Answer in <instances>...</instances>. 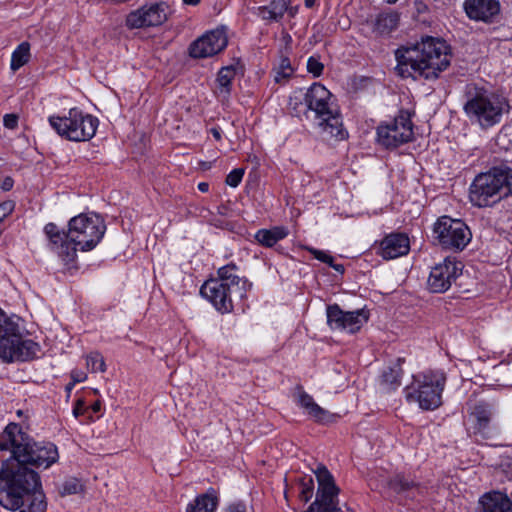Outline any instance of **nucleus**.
<instances>
[{
    "label": "nucleus",
    "mask_w": 512,
    "mask_h": 512,
    "mask_svg": "<svg viewBox=\"0 0 512 512\" xmlns=\"http://www.w3.org/2000/svg\"><path fill=\"white\" fill-rule=\"evenodd\" d=\"M4 437L14 444L13 456L0 470V505L19 512H45L40 477L28 466L47 469L58 461L53 443L34 442L17 423L6 426Z\"/></svg>",
    "instance_id": "nucleus-1"
},
{
    "label": "nucleus",
    "mask_w": 512,
    "mask_h": 512,
    "mask_svg": "<svg viewBox=\"0 0 512 512\" xmlns=\"http://www.w3.org/2000/svg\"><path fill=\"white\" fill-rule=\"evenodd\" d=\"M397 74L403 78L422 77L435 80L448 68L451 61L449 45L444 40L427 36L410 47L396 50Z\"/></svg>",
    "instance_id": "nucleus-2"
},
{
    "label": "nucleus",
    "mask_w": 512,
    "mask_h": 512,
    "mask_svg": "<svg viewBox=\"0 0 512 512\" xmlns=\"http://www.w3.org/2000/svg\"><path fill=\"white\" fill-rule=\"evenodd\" d=\"M305 107L314 113V120L326 139L344 140L348 136L332 94L320 83H314L304 94Z\"/></svg>",
    "instance_id": "nucleus-3"
},
{
    "label": "nucleus",
    "mask_w": 512,
    "mask_h": 512,
    "mask_svg": "<svg viewBox=\"0 0 512 512\" xmlns=\"http://www.w3.org/2000/svg\"><path fill=\"white\" fill-rule=\"evenodd\" d=\"M512 196V168L506 163L478 174L470 186L469 198L477 207H488Z\"/></svg>",
    "instance_id": "nucleus-4"
},
{
    "label": "nucleus",
    "mask_w": 512,
    "mask_h": 512,
    "mask_svg": "<svg viewBox=\"0 0 512 512\" xmlns=\"http://www.w3.org/2000/svg\"><path fill=\"white\" fill-rule=\"evenodd\" d=\"M507 108L503 97L484 88L470 90L463 107L469 120L484 130L499 124Z\"/></svg>",
    "instance_id": "nucleus-5"
},
{
    "label": "nucleus",
    "mask_w": 512,
    "mask_h": 512,
    "mask_svg": "<svg viewBox=\"0 0 512 512\" xmlns=\"http://www.w3.org/2000/svg\"><path fill=\"white\" fill-rule=\"evenodd\" d=\"M37 343L24 340L19 326L0 309V358L6 362L26 361L36 356Z\"/></svg>",
    "instance_id": "nucleus-6"
},
{
    "label": "nucleus",
    "mask_w": 512,
    "mask_h": 512,
    "mask_svg": "<svg viewBox=\"0 0 512 512\" xmlns=\"http://www.w3.org/2000/svg\"><path fill=\"white\" fill-rule=\"evenodd\" d=\"M445 384L446 376L441 371L414 376L413 383L406 388V399L410 403H418L423 410L437 409L442 404Z\"/></svg>",
    "instance_id": "nucleus-7"
},
{
    "label": "nucleus",
    "mask_w": 512,
    "mask_h": 512,
    "mask_svg": "<svg viewBox=\"0 0 512 512\" xmlns=\"http://www.w3.org/2000/svg\"><path fill=\"white\" fill-rule=\"evenodd\" d=\"M106 231L104 220L97 214H80L69 221L67 239L75 252L90 251L97 246Z\"/></svg>",
    "instance_id": "nucleus-8"
},
{
    "label": "nucleus",
    "mask_w": 512,
    "mask_h": 512,
    "mask_svg": "<svg viewBox=\"0 0 512 512\" xmlns=\"http://www.w3.org/2000/svg\"><path fill=\"white\" fill-rule=\"evenodd\" d=\"M49 123L62 137L70 141H87L96 133L99 121L90 114H84L77 108H72L68 116H50Z\"/></svg>",
    "instance_id": "nucleus-9"
},
{
    "label": "nucleus",
    "mask_w": 512,
    "mask_h": 512,
    "mask_svg": "<svg viewBox=\"0 0 512 512\" xmlns=\"http://www.w3.org/2000/svg\"><path fill=\"white\" fill-rule=\"evenodd\" d=\"M434 238L446 249L463 250L471 240L468 226L459 219L449 216L440 217L434 224Z\"/></svg>",
    "instance_id": "nucleus-10"
},
{
    "label": "nucleus",
    "mask_w": 512,
    "mask_h": 512,
    "mask_svg": "<svg viewBox=\"0 0 512 512\" xmlns=\"http://www.w3.org/2000/svg\"><path fill=\"white\" fill-rule=\"evenodd\" d=\"M314 473L318 481L316 498L304 512H343L338 499L340 489L332 474L324 465H319Z\"/></svg>",
    "instance_id": "nucleus-11"
},
{
    "label": "nucleus",
    "mask_w": 512,
    "mask_h": 512,
    "mask_svg": "<svg viewBox=\"0 0 512 512\" xmlns=\"http://www.w3.org/2000/svg\"><path fill=\"white\" fill-rule=\"evenodd\" d=\"M413 139V124L407 112L401 111L393 120L377 128V140L386 148H396Z\"/></svg>",
    "instance_id": "nucleus-12"
},
{
    "label": "nucleus",
    "mask_w": 512,
    "mask_h": 512,
    "mask_svg": "<svg viewBox=\"0 0 512 512\" xmlns=\"http://www.w3.org/2000/svg\"><path fill=\"white\" fill-rule=\"evenodd\" d=\"M200 293L222 313L232 311L233 298L242 299L246 295V292L243 290H234L229 284L212 280H207L202 285Z\"/></svg>",
    "instance_id": "nucleus-13"
},
{
    "label": "nucleus",
    "mask_w": 512,
    "mask_h": 512,
    "mask_svg": "<svg viewBox=\"0 0 512 512\" xmlns=\"http://www.w3.org/2000/svg\"><path fill=\"white\" fill-rule=\"evenodd\" d=\"M327 324L334 330H347L355 333L369 319V313L364 309L351 312L343 311L339 305L333 304L327 307Z\"/></svg>",
    "instance_id": "nucleus-14"
},
{
    "label": "nucleus",
    "mask_w": 512,
    "mask_h": 512,
    "mask_svg": "<svg viewBox=\"0 0 512 512\" xmlns=\"http://www.w3.org/2000/svg\"><path fill=\"white\" fill-rule=\"evenodd\" d=\"M167 10L163 2L143 6L127 15L126 26L130 29L159 26L167 20Z\"/></svg>",
    "instance_id": "nucleus-15"
},
{
    "label": "nucleus",
    "mask_w": 512,
    "mask_h": 512,
    "mask_svg": "<svg viewBox=\"0 0 512 512\" xmlns=\"http://www.w3.org/2000/svg\"><path fill=\"white\" fill-rule=\"evenodd\" d=\"M461 269L457 263L450 258H446L442 263L435 265L430 272L427 285L433 293H443L447 291L453 281L458 276Z\"/></svg>",
    "instance_id": "nucleus-16"
},
{
    "label": "nucleus",
    "mask_w": 512,
    "mask_h": 512,
    "mask_svg": "<svg viewBox=\"0 0 512 512\" xmlns=\"http://www.w3.org/2000/svg\"><path fill=\"white\" fill-rule=\"evenodd\" d=\"M227 37L223 30H213L194 41L190 46L193 58L211 57L227 46Z\"/></svg>",
    "instance_id": "nucleus-17"
},
{
    "label": "nucleus",
    "mask_w": 512,
    "mask_h": 512,
    "mask_svg": "<svg viewBox=\"0 0 512 512\" xmlns=\"http://www.w3.org/2000/svg\"><path fill=\"white\" fill-rule=\"evenodd\" d=\"M464 9L470 19L489 23L499 14L500 4L497 0H465Z\"/></svg>",
    "instance_id": "nucleus-18"
},
{
    "label": "nucleus",
    "mask_w": 512,
    "mask_h": 512,
    "mask_svg": "<svg viewBox=\"0 0 512 512\" xmlns=\"http://www.w3.org/2000/svg\"><path fill=\"white\" fill-rule=\"evenodd\" d=\"M44 232L49 239L50 248L64 261H72L75 257V247L67 239V232L61 231L54 223H48Z\"/></svg>",
    "instance_id": "nucleus-19"
},
{
    "label": "nucleus",
    "mask_w": 512,
    "mask_h": 512,
    "mask_svg": "<svg viewBox=\"0 0 512 512\" xmlns=\"http://www.w3.org/2000/svg\"><path fill=\"white\" fill-rule=\"evenodd\" d=\"M410 241L403 233L387 235L381 242L378 254L386 260L395 259L408 254Z\"/></svg>",
    "instance_id": "nucleus-20"
},
{
    "label": "nucleus",
    "mask_w": 512,
    "mask_h": 512,
    "mask_svg": "<svg viewBox=\"0 0 512 512\" xmlns=\"http://www.w3.org/2000/svg\"><path fill=\"white\" fill-rule=\"evenodd\" d=\"M481 512H512V501L502 492L490 491L479 499Z\"/></svg>",
    "instance_id": "nucleus-21"
},
{
    "label": "nucleus",
    "mask_w": 512,
    "mask_h": 512,
    "mask_svg": "<svg viewBox=\"0 0 512 512\" xmlns=\"http://www.w3.org/2000/svg\"><path fill=\"white\" fill-rule=\"evenodd\" d=\"M471 417L475 422V433H479L485 436L488 433L492 418V410L490 405L484 402L475 404L471 411Z\"/></svg>",
    "instance_id": "nucleus-22"
},
{
    "label": "nucleus",
    "mask_w": 512,
    "mask_h": 512,
    "mask_svg": "<svg viewBox=\"0 0 512 512\" xmlns=\"http://www.w3.org/2000/svg\"><path fill=\"white\" fill-rule=\"evenodd\" d=\"M299 404L306 410L308 415L317 422L329 423L334 418L333 414L321 408L314 402L313 398L305 392L299 394Z\"/></svg>",
    "instance_id": "nucleus-23"
},
{
    "label": "nucleus",
    "mask_w": 512,
    "mask_h": 512,
    "mask_svg": "<svg viewBox=\"0 0 512 512\" xmlns=\"http://www.w3.org/2000/svg\"><path fill=\"white\" fill-rule=\"evenodd\" d=\"M288 229L284 226H274L270 229H260L255 233V240L266 248L273 247L277 242L288 236Z\"/></svg>",
    "instance_id": "nucleus-24"
},
{
    "label": "nucleus",
    "mask_w": 512,
    "mask_h": 512,
    "mask_svg": "<svg viewBox=\"0 0 512 512\" xmlns=\"http://www.w3.org/2000/svg\"><path fill=\"white\" fill-rule=\"evenodd\" d=\"M291 0H271L268 6L258 7V15L263 20L276 21L281 20L288 10Z\"/></svg>",
    "instance_id": "nucleus-25"
},
{
    "label": "nucleus",
    "mask_w": 512,
    "mask_h": 512,
    "mask_svg": "<svg viewBox=\"0 0 512 512\" xmlns=\"http://www.w3.org/2000/svg\"><path fill=\"white\" fill-rule=\"evenodd\" d=\"M236 269L237 268L234 264L223 266L218 270V278L211 280L229 284V286L234 288V290H243L246 292L247 281L241 279L238 275L235 274Z\"/></svg>",
    "instance_id": "nucleus-26"
},
{
    "label": "nucleus",
    "mask_w": 512,
    "mask_h": 512,
    "mask_svg": "<svg viewBox=\"0 0 512 512\" xmlns=\"http://www.w3.org/2000/svg\"><path fill=\"white\" fill-rule=\"evenodd\" d=\"M218 505V498L214 489L195 498L193 503L187 506L186 512H214Z\"/></svg>",
    "instance_id": "nucleus-27"
},
{
    "label": "nucleus",
    "mask_w": 512,
    "mask_h": 512,
    "mask_svg": "<svg viewBox=\"0 0 512 512\" xmlns=\"http://www.w3.org/2000/svg\"><path fill=\"white\" fill-rule=\"evenodd\" d=\"M400 16L397 12L389 11L380 13L374 23V31L384 35L391 33L398 27Z\"/></svg>",
    "instance_id": "nucleus-28"
},
{
    "label": "nucleus",
    "mask_w": 512,
    "mask_h": 512,
    "mask_svg": "<svg viewBox=\"0 0 512 512\" xmlns=\"http://www.w3.org/2000/svg\"><path fill=\"white\" fill-rule=\"evenodd\" d=\"M236 70L232 66L223 67L217 75V88L216 91L219 96L227 98L231 92L232 81L235 78Z\"/></svg>",
    "instance_id": "nucleus-29"
},
{
    "label": "nucleus",
    "mask_w": 512,
    "mask_h": 512,
    "mask_svg": "<svg viewBox=\"0 0 512 512\" xmlns=\"http://www.w3.org/2000/svg\"><path fill=\"white\" fill-rule=\"evenodd\" d=\"M30 58V44L22 42L12 53L11 56V69L17 71L24 66Z\"/></svg>",
    "instance_id": "nucleus-30"
},
{
    "label": "nucleus",
    "mask_w": 512,
    "mask_h": 512,
    "mask_svg": "<svg viewBox=\"0 0 512 512\" xmlns=\"http://www.w3.org/2000/svg\"><path fill=\"white\" fill-rule=\"evenodd\" d=\"M404 362L403 358L397 359V364L394 367H389L382 375V382L390 389H395L400 385V378L402 376L401 363Z\"/></svg>",
    "instance_id": "nucleus-31"
},
{
    "label": "nucleus",
    "mask_w": 512,
    "mask_h": 512,
    "mask_svg": "<svg viewBox=\"0 0 512 512\" xmlns=\"http://www.w3.org/2000/svg\"><path fill=\"white\" fill-rule=\"evenodd\" d=\"M387 486L395 493L399 494L411 490L416 487L417 484L413 480L405 477L403 474L398 473L387 481Z\"/></svg>",
    "instance_id": "nucleus-32"
},
{
    "label": "nucleus",
    "mask_w": 512,
    "mask_h": 512,
    "mask_svg": "<svg viewBox=\"0 0 512 512\" xmlns=\"http://www.w3.org/2000/svg\"><path fill=\"white\" fill-rule=\"evenodd\" d=\"M294 70L288 58H282L279 67L275 71L274 80L277 83H285L293 74Z\"/></svg>",
    "instance_id": "nucleus-33"
},
{
    "label": "nucleus",
    "mask_w": 512,
    "mask_h": 512,
    "mask_svg": "<svg viewBox=\"0 0 512 512\" xmlns=\"http://www.w3.org/2000/svg\"><path fill=\"white\" fill-rule=\"evenodd\" d=\"M299 499L307 503L314 495V481L311 476L301 478L299 482Z\"/></svg>",
    "instance_id": "nucleus-34"
},
{
    "label": "nucleus",
    "mask_w": 512,
    "mask_h": 512,
    "mask_svg": "<svg viewBox=\"0 0 512 512\" xmlns=\"http://www.w3.org/2000/svg\"><path fill=\"white\" fill-rule=\"evenodd\" d=\"M86 365L91 372H105L106 364L103 356L99 352H91L86 357Z\"/></svg>",
    "instance_id": "nucleus-35"
},
{
    "label": "nucleus",
    "mask_w": 512,
    "mask_h": 512,
    "mask_svg": "<svg viewBox=\"0 0 512 512\" xmlns=\"http://www.w3.org/2000/svg\"><path fill=\"white\" fill-rule=\"evenodd\" d=\"M83 486L81 482L76 478L67 479L59 490L61 496L73 495L81 492Z\"/></svg>",
    "instance_id": "nucleus-36"
},
{
    "label": "nucleus",
    "mask_w": 512,
    "mask_h": 512,
    "mask_svg": "<svg viewBox=\"0 0 512 512\" xmlns=\"http://www.w3.org/2000/svg\"><path fill=\"white\" fill-rule=\"evenodd\" d=\"M324 70V65L320 61L319 57L311 56L307 60V71L312 74L314 77H319L322 75Z\"/></svg>",
    "instance_id": "nucleus-37"
},
{
    "label": "nucleus",
    "mask_w": 512,
    "mask_h": 512,
    "mask_svg": "<svg viewBox=\"0 0 512 512\" xmlns=\"http://www.w3.org/2000/svg\"><path fill=\"white\" fill-rule=\"evenodd\" d=\"M244 172L245 170L243 168H236L232 170L226 177V184L233 188L237 187L242 181Z\"/></svg>",
    "instance_id": "nucleus-38"
},
{
    "label": "nucleus",
    "mask_w": 512,
    "mask_h": 512,
    "mask_svg": "<svg viewBox=\"0 0 512 512\" xmlns=\"http://www.w3.org/2000/svg\"><path fill=\"white\" fill-rule=\"evenodd\" d=\"M308 251L311 254H313V256L316 259H318V260H320V261H322V262H324V263H326L328 265H332V262L334 261V258L331 255L325 253L324 251L317 250V249H314V248H308Z\"/></svg>",
    "instance_id": "nucleus-39"
},
{
    "label": "nucleus",
    "mask_w": 512,
    "mask_h": 512,
    "mask_svg": "<svg viewBox=\"0 0 512 512\" xmlns=\"http://www.w3.org/2000/svg\"><path fill=\"white\" fill-rule=\"evenodd\" d=\"M15 208L13 201H4L0 204V223L9 216Z\"/></svg>",
    "instance_id": "nucleus-40"
},
{
    "label": "nucleus",
    "mask_w": 512,
    "mask_h": 512,
    "mask_svg": "<svg viewBox=\"0 0 512 512\" xmlns=\"http://www.w3.org/2000/svg\"><path fill=\"white\" fill-rule=\"evenodd\" d=\"M3 124L8 129H15L18 125V116L16 114H6L3 118Z\"/></svg>",
    "instance_id": "nucleus-41"
},
{
    "label": "nucleus",
    "mask_w": 512,
    "mask_h": 512,
    "mask_svg": "<svg viewBox=\"0 0 512 512\" xmlns=\"http://www.w3.org/2000/svg\"><path fill=\"white\" fill-rule=\"evenodd\" d=\"M6 432V428L4 429V431L1 433L0 435V450H10L11 449V452L13 453V450H14V444L12 443V441L6 439L4 437V434Z\"/></svg>",
    "instance_id": "nucleus-42"
},
{
    "label": "nucleus",
    "mask_w": 512,
    "mask_h": 512,
    "mask_svg": "<svg viewBox=\"0 0 512 512\" xmlns=\"http://www.w3.org/2000/svg\"><path fill=\"white\" fill-rule=\"evenodd\" d=\"M302 93L300 94V96H297L296 94L292 97H290V100H289V106L290 108L296 113L298 114L300 111L298 110V106H302Z\"/></svg>",
    "instance_id": "nucleus-43"
},
{
    "label": "nucleus",
    "mask_w": 512,
    "mask_h": 512,
    "mask_svg": "<svg viewBox=\"0 0 512 512\" xmlns=\"http://www.w3.org/2000/svg\"><path fill=\"white\" fill-rule=\"evenodd\" d=\"M84 401L82 399H78L76 404H75V407L73 408V415L77 418L79 417L80 415L83 414L84 412Z\"/></svg>",
    "instance_id": "nucleus-44"
},
{
    "label": "nucleus",
    "mask_w": 512,
    "mask_h": 512,
    "mask_svg": "<svg viewBox=\"0 0 512 512\" xmlns=\"http://www.w3.org/2000/svg\"><path fill=\"white\" fill-rule=\"evenodd\" d=\"M71 377H72L74 383H79V382L85 381L87 378V375L83 371L75 370V371H72Z\"/></svg>",
    "instance_id": "nucleus-45"
},
{
    "label": "nucleus",
    "mask_w": 512,
    "mask_h": 512,
    "mask_svg": "<svg viewBox=\"0 0 512 512\" xmlns=\"http://www.w3.org/2000/svg\"><path fill=\"white\" fill-rule=\"evenodd\" d=\"M14 180L11 177H6L1 183V189L3 191H10L13 187Z\"/></svg>",
    "instance_id": "nucleus-46"
},
{
    "label": "nucleus",
    "mask_w": 512,
    "mask_h": 512,
    "mask_svg": "<svg viewBox=\"0 0 512 512\" xmlns=\"http://www.w3.org/2000/svg\"><path fill=\"white\" fill-rule=\"evenodd\" d=\"M226 512H246V508L243 504H233L227 508Z\"/></svg>",
    "instance_id": "nucleus-47"
},
{
    "label": "nucleus",
    "mask_w": 512,
    "mask_h": 512,
    "mask_svg": "<svg viewBox=\"0 0 512 512\" xmlns=\"http://www.w3.org/2000/svg\"><path fill=\"white\" fill-rule=\"evenodd\" d=\"M211 134L213 135V137L215 138V140L217 141H220L221 140V131L219 128H212L210 130Z\"/></svg>",
    "instance_id": "nucleus-48"
},
{
    "label": "nucleus",
    "mask_w": 512,
    "mask_h": 512,
    "mask_svg": "<svg viewBox=\"0 0 512 512\" xmlns=\"http://www.w3.org/2000/svg\"><path fill=\"white\" fill-rule=\"evenodd\" d=\"M286 12H288L291 17H294L298 12V6L288 5V10Z\"/></svg>",
    "instance_id": "nucleus-49"
},
{
    "label": "nucleus",
    "mask_w": 512,
    "mask_h": 512,
    "mask_svg": "<svg viewBox=\"0 0 512 512\" xmlns=\"http://www.w3.org/2000/svg\"><path fill=\"white\" fill-rule=\"evenodd\" d=\"M198 189L201 191V192H207L208 189H209V184L206 183V182H201L198 184Z\"/></svg>",
    "instance_id": "nucleus-50"
},
{
    "label": "nucleus",
    "mask_w": 512,
    "mask_h": 512,
    "mask_svg": "<svg viewBox=\"0 0 512 512\" xmlns=\"http://www.w3.org/2000/svg\"><path fill=\"white\" fill-rule=\"evenodd\" d=\"M330 266L333 267L339 273L344 272V266L342 264H334V261H333L332 265H330Z\"/></svg>",
    "instance_id": "nucleus-51"
},
{
    "label": "nucleus",
    "mask_w": 512,
    "mask_h": 512,
    "mask_svg": "<svg viewBox=\"0 0 512 512\" xmlns=\"http://www.w3.org/2000/svg\"><path fill=\"white\" fill-rule=\"evenodd\" d=\"M92 410L94 412H99L100 409H101V403L100 401H96L92 406H91Z\"/></svg>",
    "instance_id": "nucleus-52"
},
{
    "label": "nucleus",
    "mask_w": 512,
    "mask_h": 512,
    "mask_svg": "<svg viewBox=\"0 0 512 512\" xmlns=\"http://www.w3.org/2000/svg\"><path fill=\"white\" fill-rule=\"evenodd\" d=\"M315 2H316V0H305L304 3L307 8H312L314 6Z\"/></svg>",
    "instance_id": "nucleus-53"
},
{
    "label": "nucleus",
    "mask_w": 512,
    "mask_h": 512,
    "mask_svg": "<svg viewBox=\"0 0 512 512\" xmlns=\"http://www.w3.org/2000/svg\"><path fill=\"white\" fill-rule=\"evenodd\" d=\"M183 2L187 5H197L200 0H183Z\"/></svg>",
    "instance_id": "nucleus-54"
},
{
    "label": "nucleus",
    "mask_w": 512,
    "mask_h": 512,
    "mask_svg": "<svg viewBox=\"0 0 512 512\" xmlns=\"http://www.w3.org/2000/svg\"><path fill=\"white\" fill-rule=\"evenodd\" d=\"M74 384H75L74 382L68 384L67 387H66V390L70 391L72 389V387L74 386Z\"/></svg>",
    "instance_id": "nucleus-55"
},
{
    "label": "nucleus",
    "mask_w": 512,
    "mask_h": 512,
    "mask_svg": "<svg viewBox=\"0 0 512 512\" xmlns=\"http://www.w3.org/2000/svg\"><path fill=\"white\" fill-rule=\"evenodd\" d=\"M397 0H387L388 3H395Z\"/></svg>",
    "instance_id": "nucleus-56"
}]
</instances>
